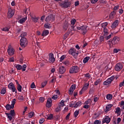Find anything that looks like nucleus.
<instances>
[{
  "instance_id": "obj_54",
  "label": "nucleus",
  "mask_w": 124,
  "mask_h": 124,
  "mask_svg": "<svg viewBox=\"0 0 124 124\" xmlns=\"http://www.w3.org/2000/svg\"><path fill=\"white\" fill-rule=\"evenodd\" d=\"M70 115L71 113L70 112H69L66 116L65 117V120L66 121H68V120H69V118H70Z\"/></svg>"
},
{
  "instance_id": "obj_28",
  "label": "nucleus",
  "mask_w": 124,
  "mask_h": 124,
  "mask_svg": "<svg viewBox=\"0 0 124 124\" xmlns=\"http://www.w3.org/2000/svg\"><path fill=\"white\" fill-rule=\"evenodd\" d=\"M113 107V105L112 104L108 105L106 107V111H110L111 110V108Z\"/></svg>"
},
{
  "instance_id": "obj_50",
  "label": "nucleus",
  "mask_w": 124,
  "mask_h": 124,
  "mask_svg": "<svg viewBox=\"0 0 124 124\" xmlns=\"http://www.w3.org/2000/svg\"><path fill=\"white\" fill-rule=\"evenodd\" d=\"M115 14H116V12H112L109 15L110 18H113V16H114Z\"/></svg>"
},
{
  "instance_id": "obj_53",
  "label": "nucleus",
  "mask_w": 124,
  "mask_h": 124,
  "mask_svg": "<svg viewBox=\"0 0 124 124\" xmlns=\"http://www.w3.org/2000/svg\"><path fill=\"white\" fill-rule=\"evenodd\" d=\"M45 122V119L44 118H41L39 120V124H42L43 123Z\"/></svg>"
},
{
  "instance_id": "obj_40",
  "label": "nucleus",
  "mask_w": 124,
  "mask_h": 124,
  "mask_svg": "<svg viewBox=\"0 0 124 124\" xmlns=\"http://www.w3.org/2000/svg\"><path fill=\"white\" fill-rule=\"evenodd\" d=\"M17 99L20 101H23V100H24V97L21 95H19L18 96Z\"/></svg>"
},
{
  "instance_id": "obj_39",
  "label": "nucleus",
  "mask_w": 124,
  "mask_h": 124,
  "mask_svg": "<svg viewBox=\"0 0 124 124\" xmlns=\"http://www.w3.org/2000/svg\"><path fill=\"white\" fill-rule=\"evenodd\" d=\"M59 106L60 107H63V106H64V101L63 100H62L60 103V104L59 105Z\"/></svg>"
},
{
  "instance_id": "obj_32",
  "label": "nucleus",
  "mask_w": 124,
  "mask_h": 124,
  "mask_svg": "<svg viewBox=\"0 0 124 124\" xmlns=\"http://www.w3.org/2000/svg\"><path fill=\"white\" fill-rule=\"evenodd\" d=\"M39 17H35V16H33L31 17V20L33 21V22H34L35 23L37 22V21H38Z\"/></svg>"
},
{
  "instance_id": "obj_20",
  "label": "nucleus",
  "mask_w": 124,
  "mask_h": 124,
  "mask_svg": "<svg viewBox=\"0 0 124 124\" xmlns=\"http://www.w3.org/2000/svg\"><path fill=\"white\" fill-rule=\"evenodd\" d=\"M69 27V23L67 22H65L62 25L63 31H67V29H68Z\"/></svg>"
},
{
  "instance_id": "obj_10",
  "label": "nucleus",
  "mask_w": 124,
  "mask_h": 124,
  "mask_svg": "<svg viewBox=\"0 0 124 124\" xmlns=\"http://www.w3.org/2000/svg\"><path fill=\"white\" fill-rule=\"evenodd\" d=\"M79 71V67L77 66H74L70 68L69 73H77Z\"/></svg>"
},
{
  "instance_id": "obj_19",
  "label": "nucleus",
  "mask_w": 124,
  "mask_h": 124,
  "mask_svg": "<svg viewBox=\"0 0 124 124\" xmlns=\"http://www.w3.org/2000/svg\"><path fill=\"white\" fill-rule=\"evenodd\" d=\"M119 20H116L111 25V28L112 29H115L119 26Z\"/></svg>"
},
{
  "instance_id": "obj_14",
  "label": "nucleus",
  "mask_w": 124,
  "mask_h": 124,
  "mask_svg": "<svg viewBox=\"0 0 124 124\" xmlns=\"http://www.w3.org/2000/svg\"><path fill=\"white\" fill-rule=\"evenodd\" d=\"M49 60L48 62L50 63H54L56 61V59L54 57V54L53 53H50L49 55Z\"/></svg>"
},
{
  "instance_id": "obj_7",
  "label": "nucleus",
  "mask_w": 124,
  "mask_h": 124,
  "mask_svg": "<svg viewBox=\"0 0 124 124\" xmlns=\"http://www.w3.org/2000/svg\"><path fill=\"white\" fill-rule=\"evenodd\" d=\"M7 52L9 56H13L15 52V50L11 45L8 46Z\"/></svg>"
},
{
  "instance_id": "obj_2",
  "label": "nucleus",
  "mask_w": 124,
  "mask_h": 124,
  "mask_svg": "<svg viewBox=\"0 0 124 124\" xmlns=\"http://www.w3.org/2000/svg\"><path fill=\"white\" fill-rule=\"evenodd\" d=\"M5 115H6L10 122H13V118H14V116H15V111L14 110V109L11 110L10 113L5 112Z\"/></svg>"
},
{
  "instance_id": "obj_16",
  "label": "nucleus",
  "mask_w": 124,
  "mask_h": 124,
  "mask_svg": "<svg viewBox=\"0 0 124 124\" xmlns=\"http://www.w3.org/2000/svg\"><path fill=\"white\" fill-rule=\"evenodd\" d=\"M121 122H122V119L121 118H113L112 120V124H119Z\"/></svg>"
},
{
  "instance_id": "obj_24",
  "label": "nucleus",
  "mask_w": 124,
  "mask_h": 124,
  "mask_svg": "<svg viewBox=\"0 0 124 124\" xmlns=\"http://www.w3.org/2000/svg\"><path fill=\"white\" fill-rule=\"evenodd\" d=\"M81 31L83 34H86V33L87 32V27L85 26H81Z\"/></svg>"
},
{
  "instance_id": "obj_58",
  "label": "nucleus",
  "mask_w": 124,
  "mask_h": 124,
  "mask_svg": "<svg viewBox=\"0 0 124 124\" xmlns=\"http://www.w3.org/2000/svg\"><path fill=\"white\" fill-rule=\"evenodd\" d=\"M90 1L91 3L94 4L96 3L98 1V0H90Z\"/></svg>"
},
{
  "instance_id": "obj_52",
  "label": "nucleus",
  "mask_w": 124,
  "mask_h": 124,
  "mask_svg": "<svg viewBox=\"0 0 124 124\" xmlns=\"http://www.w3.org/2000/svg\"><path fill=\"white\" fill-rule=\"evenodd\" d=\"M26 68H27V65L24 64L23 66H22V71H26Z\"/></svg>"
},
{
  "instance_id": "obj_62",
  "label": "nucleus",
  "mask_w": 124,
  "mask_h": 124,
  "mask_svg": "<svg viewBox=\"0 0 124 124\" xmlns=\"http://www.w3.org/2000/svg\"><path fill=\"white\" fill-rule=\"evenodd\" d=\"M73 92H74V90H72L71 89H70L69 91V94H70V95H72L73 93Z\"/></svg>"
},
{
  "instance_id": "obj_9",
  "label": "nucleus",
  "mask_w": 124,
  "mask_h": 124,
  "mask_svg": "<svg viewBox=\"0 0 124 124\" xmlns=\"http://www.w3.org/2000/svg\"><path fill=\"white\" fill-rule=\"evenodd\" d=\"M114 79H115V76H111L110 78H108L107 80L104 82V85H105V86L109 85V84L112 83V81H114Z\"/></svg>"
},
{
  "instance_id": "obj_57",
  "label": "nucleus",
  "mask_w": 124,
  "mask_h": 124,
  "mask_svg": "<svg viewBox=\"0 0 124 124\" xmlns=\"http://www.w3.org/2000/svg\"><path fill=\"white\" fill-rule=\"evenodd\" d=\"M101 124V121L99 120H95L93 124Z\"/></svg>"
},
{
  "instance_id": "obj_18",
  "label": "nucleus",
  "mask_w": 124,
  "mask_h": 124,
  "mask_svg": "<svg viewBox=\"0 0 124 124\" xmlns=\"http://www.w3.org/2000/svg\"><path fill=\"white\" fill-rule=\"evenodd\" d=\"M65 68L63 66H61L59 68V72L60 74H63L65 72Z\"/></svg>"
},
{
  "instance_id": "obj_63",
  "label": "nucleus",
  "mask_w": 124,
  "mask_h": 124,
  "mask_svg": "<svg viewBox=\"0 0 124 124\" xmlns=\"http://www.w3.org/2000/svg\"><path fill=\"white\" fill-rule=\"evenodd\" d=\"M83 108H84L85 109H89V108H90V105H85L83 106Z\"/></svg>"
},
{
  "instance_id": "obj_4",
  "label": "nucleus",
  "mask_w": 124,
  "mask_h": 124,
  "mask_svg": "<svg viewBox=\"0 0 124 124\" xmlns=\"http://www.w3.org/2000/svg\"><path fill=\"white\" fill-rule=\"evenodd\" d=\"M59 4L61 7H64V8H67L71 5V1H68L65 0V1H62L59 3Z\"/></svg>"
},
{
  "instance_id": "obj_36",
  "label": "nucleus",
  "mask_w": 124,
  "mask_h": 124,
  "mask_svg": "<svg viewBox=\"0 0 124 124\" xmlns=\"http://www.w3.org/2000/svg\"><path fill=\"white\" fill-rule=\"evenodd\" d=\"M61 111H62V108L59 106L55 108V112H57V113L61 112Z\"/></svg>"
},
{
  "instance_id": "obj_5",
  "label": "nucleus",
  "mask_w": 124,
  "mask_h": 124,
  "mask_svg": "<svg viewBox=\"0 0 124 124\" xmlns=\"http://www.w3.org/2000/svg\"><path fill=\"white\" fill-rule=\"evenodd\" d=\"M15 103H16V99H14L11 102V105L7 104L6 105L5 108L8 111L11 110V109H13V108H14Z\"/></svg>"
},
{
  "instance_id": "obj_30",
  "label": "nucleus",
  "mask_w": 124,
  "mask_h": 124,
  "mask_svg": "<svg viewBox=\"0 0 124 124\" xmlns=\"http://www.w3.org/2000/svg\"><path fill=\"white\" fill-rule=\"evenodd\" d=\"M101 27L103 28V29H106L107 26H108V22H105L101 24Z\"/></svg>"
},
{
  "instance_id": "obj_47",
  "label": "nucleus",
  "mask_w": 124,
  "mask_h": 124,
  "mask_svg": "<svg viewBox=\"0 0 124 124\" xmlns=\"http://www.w3.org/2000/svg\"><path fill=\"white\" fill-rule=\"evenodd\" d=\"M76 23V20L75 19H73L71 20V24L73 26H74Z\"/></svg>"
},
{
  "instance_id": "obj_8",
  "label": "nucleus",
  "mask_w": 124,
  "mask_h": 124,
  "mask_svg": "<svg viewBox=\"0 0 124 124\" xmlns=\"http://www.w3.org/2000/svg\"><path fill=\"white\" fill-rule=\"evenodd\" d=\"M9 90H11L13 93H17V89H16V87H15V85L13 83H10L8 86Z\"/></svg>"
},
{
  "instance_id": "obj_55",
  "label": "nucleus",
  "mask_w": 124,
  "mask_h": 124,
  "mask_svg": "<svg viewBox=\"0 0 124 124\" xmlns=\"http://www.w3.org/2000/svg\"><path fill=\"white\" fill-rule=\"evenodd\" d=\"M45 100V98L43 97H41L39 98V101L41 102V103L42 102H44V101Z\"/></svg>"
},
{
  "instance_id": "obj_31",
  "label": "nucleus",
  "mask_w": 124,
  "mask_h": 124,
  "mask_svg": "<svg viewBox=\"0 0 124 124\" xmlns=\"http://www.w3.org/2000/svg\"><path fill=\"white\" fill-rule=\"evenodd\" d=\"M34 115H35L34 112L31 111L28 113V116L29 118H32V117H33Z\"/></svg>"
},
{
  "instance_id": "obj_22",
  "label": "nucleus",
  "mask_w": 124,
  "mask_h": 124,
  "mask_svg": "<svg viewBox=\"0 0 124 124\" xmlns=\"http://www.w3.org/2000/svg\"><path fill=\"white\" fill-rule=\"evenodd\" d=\"M89 86H90V83L87 82V83H85L84 86L82 88V91H84L85 92V91H87V90H88V89L89 88Z\"/></svg>"
},
{
  "instance_id": "obj_42",
  "label": "nucleus",
  "mask_w": 124,
  "mask_h": 124,
  "mask_svg": "<svg viewBox=\"0 0 124 124\" xmlns=\"http://www.w3.org/2000/svg\"><path fill=\"white\" fill-rule=\"evenodd\" d=\"M91 103H92V101L91 99H88L85 102L84 104L86 105H89V104H91Z\"/></svg>"
},
{
  "instance_id": "obj_12",
  "label": "nucleus",
  "mask_w": 124,
  "mask_h": 124,
  "mask_svg": "<svg viewBox=\"0 0 124 124\" xmlns=\"http://www.w3.org/2000/svg\"><path fill=\"white\" fill-rule=\"evenodd\" d=\"M123 67H124V65L122 63H117L115 66V70L116 71H120L123 69Z\"/></svg>"
},
{
  "instance_id": "obj_43",
  "label": "nucleus",
  "mask_w": 124,
  "mask_h": 124,
  "mask_svg": "<svg viewBox=\"0 0 124 124\" xmlns=\"http://www.w3.org/2000/svg\"><path fill=\"white\" fill-rule=\"evenodd\" d=\"M78 115H79V110H76L74 113L75 118H77Z\"/></svg>"
},
{
  "instance_id": "obj_61",
  "label": "nucleus",
  "mask_w": 124,
  "mask_h": 124,
  "mask_svg": "<svg viewBox=\"0 0 124 124\" xmlns=\"http://www.w3.org/2000/svg\"><path fill=\"white\" fill-rule=\"evenodd\" d=\"M52 99H53L54 100H56V99H58V95H54L52 97Z\"/></svg>"
},
{
  "instance_id": "obj_35",
  "label": "nucleus",
  "mask_w": 124,
  "mask_h": 124,
  "mask_svg": "<svg viewBox=\"0 0 124 124\" xmlns=\"http://www.w3.org/2000/svg\"><path fill=\"white\" fill-rule=\"evenodd\" d=\"M16 86H17V91H18V92L21 93V92H22V85L18 84V85H17Z\"/></svg>"
},
{
  "instance_id": "obj_48",
  "label": "nucleus",
  "mask_w": 124,
  "mask_h": 124,
  "mask_svg": "<svg viewBox=\"0 0 124 124\" xmlns=\"http://www.w3.org/2000/svg\"><path fill=\"white\" fill-rule=\"evenodd\" d=\"M25 36H27V32H23L20 35L21 38H25Z\"/></svg>"
},
{
  "instance_id": "obj_26",
  "label": "nucleus",
  "mask_w": 124,
  "mask_h": 124,
  "mask_svg": "<svg viewBox=\"0 0 124 124\" xmlns=\"http://www.w3.org/2000/svg\"><path fill=\"white\" fill-rule=\"evenodd\" d=\"M102 80L100 78H98V79L96 80V81L94 83V86H97V85H99L101 84Z\"/></svg>"
},
{
  "instance_id": "obj_64",
  "label": "nucleus",
  "mask_w": 124,
  "mask_h": 124,
  "mask_svg": "<svg viewBox=\"0 0 124 124\" xmlns=\"http://www.w3.org/2000/svg\"><path fill=\"white\" fill-rule=\"evenodd\" d=\"M124 86V81L121 82L119 84V87H122Z\"/></svg>"
},
{
  "instance_id": "obj_23",
  "label": "nucleus",
  "mask_w": 124,
  "mask_h": 124,
  "mask_svg": "<svg viewBox=\"0 0 124 124\" xmlns=\"http://www.w3.org/2000/svg\"><path fill=\"white\" fill-rule=\"evenodd\" d=\"M27 19H28V18L27 17V16H25V17H23L22 18H21L18 20V23L19 24H23V23H25L26 22V21H27Z\"/></svg>"
},
{
  "instance_id": "obj_33",
  "label": "nucleus",
  "mask_w": 124,
  "mask_h": 124,
  "mask_svg": "<svg viewBox=\"0 0 124 124\" xmlns=\"http://www.w3.org/2000/svg\"><path fill=\"white\" fill-rule=\"evenodd\" d=\"M103 31L104 32V36H106L108 35V30L107 29V28H104Z\"/></svg>"
},
{
  "instance_id": "obj_3",
  "label": "nucleus",
  "mask_w": 124,
  "mask_h": 124,
  "mask_svg": "<svg viewBox=\"0 0 124 124\" xmlns=\"http://www.w3.org/2000/svg\"><path fill=\"white\" fill-rule=\"evenodd\" d=\"M69 54L72 55L75 59H77L78 58V55H79V51L74 48H71L69 50Z\"/></svg>"
},
{
  "instance_id": "obj_17",
  "label": "nucleus",
  "mask_w": 124,
  "mask_h": 124,
  "mask_svg": "<svg viewBox=\"0 0 124 124\" xmlns=\"http://www.w3.org/2000/svg\"><path fill=\"white\" fill-rule=\"evenodd\" d=\"M52 103L53 100H52V99L51 98H48L46 104V107H47V108H50V107H51Z\"/></svg>"
},
{
  "instance_id": "obj_60",
  "label": "nucleus",
  "mask_w": 124,
  "mask_h": 124,
  "mask_svg": "<svg viewBox=\"0 0 124 124\" xmlns=\"http://www.w3.org/2000/svg\"><path fill=\"white\" fill-rule=\"evenodd\" d=\"M100 42H103L104 41V37L103 36L100 37Z\"/></svg>"
},
{
  "instance_id": "obj_25",
  "label": "nucleus",
  "mask_w": 124,
  "mask_h": 124,
  "mask_svg": "<svg viewBox=\"0 0 124 124\" xmlns=\"http://www.w3.org/2000/svg\"><path fill=\"white\" fill-rule=\"evenodd\" d=\"M121 112L122 111L121 110V108L120 107H117L115 108V113H116V114H117L118 116H120V115H121Z\"/></svg>"
},
{
  "instance_id": "obj_1",
  "label": "nucleus",
  "mask_w": 124,
  "mask_h": 124,
  "mask_svg": "<svg viewBox=\"0 0 124 124\" xmlns=\"http://www.w3.org/2000/svg\"><path fill=\"white\" fill-rule=\"evenodd\" d=\"M119 42H120V37L118 36H115L112 38L111 40H109L108 41V44L109 45V48H112L113 46H115V45L118 44Z\"/></svg>"
},
{
  "instance_id": "obj_21",
  "label": "nucleus",
  "mask_w": 124,
  "mask_h": 124,
  "mask_svg": "<svg viewBox=\"0 0 124 124\" xmlns=\"http://www.w3.org/2000/svg\"><path fill=\"white\" fill-rule=\"evenodd\" d=\"M82 105V102L78 101L77 103H74V104L72 105L73 107H74V108H77L78 107H80Z\"/></svg>"
},
{
  "instance_id": "obj_34",
  "label": "nucleus",
  "mask_w": 124,
  "mask_h": 124,
  "mask_svg": "<svg viewBox=\"0 0 124 124\" xmlns=\"http://www.w3.org/2000/svg\"><path fill=\"white\" fill-rule=\"evenodd\" d=\"M89 60H90V57H86L85 58H84L83 60V63H87V62H89Z\"/></svg>"
},
{
  "instance_id": "obj_6",
  "label": "nucleus",
  "mask_w": 124,
  "mask_h": 124,
  "mask_svg": "<svg viewBox=\"0 0 124 124\" xmlns=\"http://www.w3.org/2000/svg\"><path fill=\"white\" fill-rule=\"evenodd\" d=\"M20 46L23 47L25 48L28 45V40L26 38H21L20 40Z\"/></svg>"
},
{
  "instance_id": "obj_46",
  "label": "nucleus",
  "mask_w": 124,
  "mask_h": 124,
  "mask_svg": "<svg viewBox=\"0 0 124 124\" xmlns=\"http://www.w3.org/2000/svg\"><path fill=\"white\" fill-rule=\"evenodd\" d=\"M66 56L63 55L62 56V57L60 58V60L59 61V62H62V61H63V60H64V59H65Z\"/></svg>"
},
{
  "instance_id": "obj_49",
  "label": "nucleus",
  "mask_w": 124,
  "mask_h": 124,
  "mask_svg": "<svg viewBox=\"0 0 124 124\" xmlns=\"http://www.w3.org/2000/svg\"><path fill=\"white\" fill-rule=\"evenodd\" d=\"M120 107L122 108V109H124V101H121L120 102Z\"/></svg>"
},
{
  "instance_id": "obj_38",
  "label": "nucleus",
  "mask_w": 124,
  "mask_h": 124,
  "mask_svg": "<svg viewBox=\"0 0 124 124\" xmlns=\"http://www.w3.org/2000/svg\"><path fill=\"white\" fill-rule=\"evenodd\" d=\"M47 81H45L43 82L41 85V88H44V87H45V86H46V85H47Z\"/></svg>"
},
{
  "instance_id": "obj_45",
  "label": "nucleus",
  "mask_w": 124,
  "mask_h": 124,
  "mask_svg": "<svg viewBox=\"0 0 124 124\" xmlns=\"http://www.w3.org/2000/svg\"><path fill=\"white\" fill-rule=\"evenodd\" d=\"M17 70H21L22 69V66L20 64H17L16 66Z\"/></svg>"
},
{
  "instance_id": "obj_27",
  "label": "nucleus",
  "mask_w": 124,
  "mask_h": 124,
  "mask_svg": "<svg viewBox=\"0 0 124 124\" xmlns=\"http://www.w3.org/2000/svg\"><path fill=\"white\" fill-rule=\"evenodd\" d=\"M49 34V31L48 30H45L43 31L42 34V36H47Z\"/></svg>"
},
{
  "instance_id": "obj_15",
  "label": "nucleus",
  "mask_w": 124,
  "mask_h": 124,
  "mask_svg": "<svg viewBox=\"0 0 124 124\" xmlns=\"http://www.w3.org/2000/svg\"><path fill=\"white\" fill-rule=\"evenodd\" d=\"M111 122V118L109 117V116H105L102 121L103 124H109Z\"/></svg>"
},
{
  "instance_id": "obj_41",
  "label": "nucleus",
  "mask_w": 124,
  "mask_h": 124,
  "mask_svg": "<svg viewBox=\"0 0 124 124\" xmlns=\"http://www.w3.org/2000/svg\"><path fill=\"white\" fill-rule=\"evenodd\" d=\"M54 118V116H53V114H50L48 116H47V120H53Z\"/></svg>"
},
{
  "instance_id": "obj_29",
  "label": "nucleus",
  "mask_w": 124,
  "mask_h": 124,
  "mask_svg": "<svg viewBox=\"0 0 124 124\" xmlns=\"http://www.w3.org/2000/svg\"><path fill=\"white\" fill-rule=\"evenodd\" d=\"M106 98L108 100H111L113 98V95L111 94H108L106 96Z\"/></svg>"
},
{
  "instance_id": "obj_13",
  "label": "nucleus",
  "mask_w": 124,
  "mask_h": 124,
  "mask_svg": "<svg viewBox=\"0 0 124 124\" xmlns=\"http://www.w3.org/2000/svg\"><path fill=\"white\" fill-rule=\"evenodd\" d=\"M55 21V16L53 15H50L46 18V22H53Z\"/></svg>"
},
{
  "instance_id": "obj_56",
  "label": "nucleus",
  "mask_w": 124,
  "mask_h": 124,
  "mask_svg": "<svg viewBox=\"0 0 124 124\" xmlns=\"http://www.w3.org/2000/svg\"><path fill=\"white\" fill-rule=\"evenodd\" d=\"M76 88V86H75V85L73 84L71 87H70V90H72L73 91H74V90H75V89Z\"/></svg>"
},
{
  "instance_id": "obj_59",
  "label": "nucleus",
  "mask_w": 124,
  "mask_h": 124,
  "mask_svg": "<svg viewBox=\"0 0 124 124\" xmlns=\"http://www.w3.org/2000/svg\"><path fill=\"white\" fill-rule=\"evenodd\" d=\"M2 31H9V29L7 27H5L2 29Z\"/></svg>"
},
{
  "instance_id": "obj_44",
  "label": "nucleus",
  "mask_w": 124,
  "mask_h": 124,
  "mask_svg": "<svg viewBox=\"0 0 124 124\" xmlns=\"http://www.w3.org/2000/svg\"><path fill=\"white\" fill-rule=\"evenodd\" d=\"M5 93H6V89L5 88H3L1 90V92H0L1 94H5Z\"/></svg>"
},
{
  "instance_id": "obj_51",
  "label": "nucleus",
  "mask_w": 124,
  "mask_h": 124,
  "mask_svg": "<svg viewBox=\"0 0 124 124\" xmlns=\"http://www.w3.org/2000/svg\"><path fill=\"white\" fill-rule=\"evenodd\" d=\"M44 27L45 29H50V24L46 23L44 25Z\"/></svg>"
},
{
  "instance_id": "obj_11",
  "label": "nucleus",
  "mask_w": 124,
  "mask_h": 124,
  "mask_svg": "<svg viewBox=\"0 0 124 124\" xmlns=\"http://www.w3.org/2000/svg\"><path fill=\"white\" fill-rule=\"evenodd\" d=\"M15 14V11L14 10L12 9L11 8H10L8 10V18H12Z\"/></svg>"
},
{
  "instance_id": "obj_37",
  "label": "nucleus",
  "mask_w": 124,
  "mask_h": 124,
  "mask_svg": "<svg viewBox=\"0 0 124 124\" xmlns=\"http://www.w3.org/2000/svg\"><path fill=\"white\" fill-rule=\"evenodd\" d=\"M120 51H122V49L119 48H114L113 49V54H117V53H119Z\"/></svg>"
}]
</instances>
